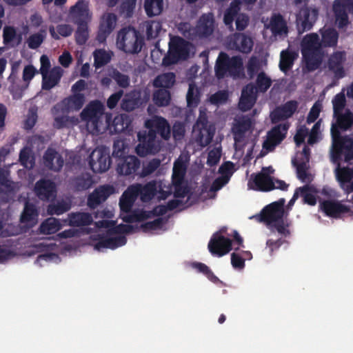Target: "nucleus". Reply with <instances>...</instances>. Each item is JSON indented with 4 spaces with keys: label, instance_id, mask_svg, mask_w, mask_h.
<instances>
[{
    "label": "nucleus",
    "instance_id": "obj_1",
    "mask_svg": "<svg viewBox=\"0 0 353 353\" xmlns=\"http://www.w3.org/2000/svg\"><path fill=\"white\" fill-rule=\"evenodd\" d=\"M322 46L317 33H310L302 39L301 51L307 71L312 72L318 69L323 56Z\"/></svg>",
    "mask_w": 353,
    "mask_h": 353
},
{
    "label": "nucleus",
    "instance_id": "obj_2",
    "mask_svg": "<svg viewBox=\"0 0 353 353\" xmlns=\"http://www.w3.org/2000/svg\"><path fill=\"white\" fill-rule=\"evenodd\" d=\"M214 70L219 79L225 76L239 77L243 72V60L239 56L230 57L226 52H221L216 59Z\"/></svg>",
    "mask_w": 353,
    "mask_h": 353
},
{
    "label": "nucleus",
    "instance_id": "obj_3",
    "mask_svg": "<svg viewBox=\"0 0 353 353\" xmlns=\"http://www.w3.org/2000/svg\"><path fill=\"white\" fill-rule=\"evenodd\" d=\"M123 143L114 141L112 156L116 160V171L120 176H129L134 174L140 167L139 159L133 155L124 156Z\"/></svg>",
    "mask_w": 353,
    "mask_h": 353
},
{
    "label": "nucleus",
    "instance_id": "obj_4",
    "mask_svg": "<svg viewBox=\"0 0 353 353\" xmlns=\"http://www.w3.org/2000/svg\"><path fill=\"white\" fill-rule=\"evenodd\" d=\"M143 44V37L134 28H123L117 34V45L125 53L137 54L141 50Z\"/></svg>",
    "mask_w": 353,
    "mask_h": 353
},
{
    "label": "nucleus",
    "instance_id": "obj_5",
    "mask_svg": "<svg viewBox=\"0 0 353 353\" xmlns=\"http://www.w3.org/2000/svg\"><path fill=\"white\" fill-rule=\"evenodd\" d=\"M214 19L212 13L203 14L199 19L195 28H191L189 23L181 24L179 30L183 31L184 37L193 39L194 37L205 38L210 36L214 29Z\"/></svg>",
    "mask_w": 353,
    "mask_h": 353
},
{
    "label": "nucleus",
    "instance_id": "obj_6",
    "mask_svg": "<svg viewBox=\"0 0 353 353\" xmlns=\"http://www.w3.org/2000/svg\"><path fill=\"white\" fill-rule=\"evenodd\" d=\"M104 110L103 103L95 100L90 102L81 112V118L86 122L91 133L98 134L101 132Z\"/></svg>",
    "mask_w": 353,
    "mask_h": 353
},
{
    "label": "nucleus",
    "instance_id": "obj_7",
    "mask_svg": "<svg viewBox=\"0 0 353 353\" xmlns=\"http://www.w3.org/2000/svg\"><path fill=\"white\" fill-rule=\"evenodd\" d=\"M139 144L136 147L137 154L141 157L148 154H156L161 148V141L157 139L154 132L139 131L137 134Z\"/></svg>",
    "mask_w": 353,
    "mask_h": 353
},
{
    "label": "nucleus",
    "instance_id": "obj_8",
    "mask_svg": "<svg viewBox=\"0 0 353 353\" xmlns=\"http://www.w3.org/2000/svg\"><path fill=\"white\" fill-rule=\"evenodd\" d=\"M194 130L196 132V141L201 147L209 145L215 133V127L209 123L206 112L200 110L199 117L194 125Z\"/></svg>",
    "mask_w": 353,
    "mask_h": 353
},
{
    "label": "nucleus",
    "instance_id": "obj_9",
    "mask_svg": "<svg viewBox=\"0 0 353 353\" xmlns=\"http://www.w3.org/2000/svg\"><path fill=\"white\" fill-rule=\"evenodd\" d=\"M241 1L234 0L229 8L225 10L223 16V21L228 26H232L236 18V28L239 31L244 30L249 24V17L245 13H239L241 10Z\"/></svg>",
    "mask_w": 353,
    "mask_h": 353
},
{
    "label": "nucleus",
    "instance_id": "obj_10",
    "mask_svg": "<svg viewBox=\"0 0 353 353\" xmlns=\"http://www.w3.org/2000/svg\"><path fill=\"white\" fill-rule=\"evenodd\" d=\"M88 159L89 165L95 173L104 172L110 167V151L105 146L96 148L89 155Z\"/></svg>",
    "mask_w": 353,
    "mask_h": 353
},
{
    "label": "nucleus",
    "instance_id": "obj_11",
    "mask_svg": "<svg viewBox=\"0 0 353 353\" xmlns=\"http://www.w3.org/2000/svg\"><path fill=\"white\" fill-rule=\"evenodd\" d=\"M92 19V13L86 0H78L68 10V19L73 24L90 23Z\"/></svg>",
    "mask_w": 353,
    "mask_h": 353
},
{
    "label": "nucleus",
    "instance_id": "obj_12",
    "mask_svg": "<svg viewBox=\"0 0 353 353\" xmlns=\"http://www.w3.org/2000/svg\"><path fill=\"white\" fill-rule=\"evenodd\" d=\"M318 16L317 9H311L307 6L301 8L296 14V28L299 34L310 30L316 23Z\"/></svg>",
    "mask_w": 353,
    "mask_h": 353
},
{
    "label": "nucleus",
    "instance_id": "obj_13",
    "mask_svg": "<svg viewBox=\"0 0 353 353\" xmlns=\"http://www.w3.org/2000/svg\"><path fill=\"white\" fill-rule=\"evenodd\" d=\"M332 10L337 27L345 28L350 23L348 13L353 14V0H334Z\"/></svg>",
    "mask_w": 353,
    "mask_h": 353
},
{
    "label": "nucleus",
    "instance_id": "obj_14",
    "mask_svg": "<svg viewBox=\"0 0 353 353\" xmlns=\"http://www.w3.org/2000/svg\"><path fill=\"white\" fill-rule=\"evenodd\" d=\"M285 202V199L281 198L265 206L261 212V221L269 226L283 218Z\"/></svg>",
    "mask_w": 353,
    "mask_h": 353
},
{
    "label": "nucleus",
    "instance_id": "obj_15",
    "mask_svg": "<svg viewBox=\"0 0 353 353\" xmlns=\"http://www.w3.org/2000/svg\"><path fill=\"white\" fill-rule=\"evenodd\" d=\"M117 17L112 12H105L101 17L98 31L96 37L99 43H104L107 38L115 28Z\"/></svg>",
    "mask_w": 353,
    "mask_h": 353
},
{
    "label": "nucleus",
    "instance_id": "obj_16",
    "mask_svg": "<svg viewBox=\"0 0 353 353\" xmlns=\"http://www.w3.org/2000/svg\"><path fill=\"white\" fill-rule=\"evenodd\" d=\"M145 126L149 132H154L156 137L159 134L164 140H168L170 137V125L168 121L162 117L155 116L146 120Z\"/></svg>",
    "mask_w": 353,
    "mask_h": 353
},
{
    "label": "nucleus",
    "instance_id": "obj_17",
    "mask_svg": "<svg viewBox=\"0 0 353 353\" xmlns=\"http://www.w3.org/2000/svg\"><path fill=\"white\" fill-rule=\"evenodd\" d=\"M248 185L250 188L260 192H270L275 189L273 177L270 176V173L264 172H261L254 176L252 175Z\"/></svg>",
    "mask_w": 353,
    "mask_h": 353
},
{
    "label": "nucleus",
    "instance_id": "obj_18",
    "mask_svg": "<svg viewBox=\"0 0 353 353\" xmlns=\"http://www.w3.org/2000/svg\"><path fill=\"white\" fill-rule=\"evenodd\" d=\"M208 249L212 254L222 256L232 250V241L223 235L216 233L209 241Z\"/></svg>",
    "mask_w": 353,
    "mask_h": 353
},
{
    "label": "nucleus",
    "instance_id": "obj_19",
    "mask_svg": "<svg viewBox=\"0 0 353 353\" xmlns=\"http://www.w3.org/2000/svg\"><path fill=\"white\" fill-rule=\"evenodd\" d=\"M34 192L41 200L54 199L57 196L56 184L50 179H41L35 183Z\"/></svg>",
    "mask_w": 353,
    "mask_h": 353
},
{
    "label": "nucleus",
    "instance_id": "obj_20",
    "mask_svg": "<svg viewBox=\"0 0 353 353\" xmlns=\"http://www.w3.org/2000/svg\"><path fill=\"white\" fill-rule=\"evenodd\" d=\"M299 103L296 100H290L276 108L271 113V119L273 123L288 119L297 110Z\"/></svg>",
    "mask_w": 353,
    "mask_h": 353
},
{
    "label": "nucleus",
    "instance_id": "obj_21",
    "mask_svg": "<svg viewBox=\"0 0 353 353\" xmlns=\"http://www.w3.org/2000/svg\"><path fill=\"white\" fill-rule=\"evenodd\" d=\"M114 192L113 186L110 185H101L88 196V205L94 209L104 202Z\"/></svg>",
    "mask_w": 353,
    "mask_h": 353
},
{
    "label": "nucleus",
    "instance_id": "obj_22",
    "mask_svg": "<svg viewBox=\"0 0 353 353\" xmlns=\"http://www.w3.org/2000/svg\"><path fill=\"white\" fill-rule=\"evenodd\" d=\"M230 45L232 49L240 52L250 53L253 48L252 39L244 33L236 32L230 38Z\"/></svg>",
    "mask_w": 353,
    "mask_h": 353
},
{
    "label": "nucleus",
    "instance_id": "obj_23",
    "mask_svg": "<svg viewBox=\"0 0 353 353\" xmlns=\"http://www.w3.org/2000/svg\"><path fill=\"white\" fill-rule=\"evenodd\" d=\"M141 95V91L137 89L127 92L121 100V109L130 112L140 108L143 103Z\"/></svg>",
    "mask_w": 353,
    "mask_h": 353
},
{
    "label": "nucleus",
    "instance_id": "obj_24",
    "mask_svg": "<svg viewBox=\"0 0 353 353\" xmlns=\"http://www.w3.org/2000/svg\"><path fill=\"white\" fill-rule=\"evenodd\" d=\"M170 57L174 61L185 60L188 57L189 51L185 41L176 37L173 39L169 46Z\"/></svg>",
    "mask_w": 353,
    "mask_h": 353
},
{
    "label": "nucleus",
    "instance_id": "obj_25",
    "mask_svg": "<svg viewBox=\"0 0 353 353\" xmlns=\"http://www.w3.org/2000/svg\"><path fill=\"white\" fill-rule=\"evenodd\" d=\"M320 208L325 214L330 217L338 218L342 214L350 212V208L339 201L324 200L320 203Z\"/></svg>",
    "mask_w": 353,
    "mask_h": 353
},
{
    "label": "nucleus",
    "instance_id": "obj_26",
    "mask_svg": "<svg viewBox=\"0 0 353 353\" xmlns=\"http://www.w3.org/2000/svg\"><path fill=\"white\" fill-rule=\"evenodd\" d=\"M110 235L107 234V235L99 236L98 241L94 245V248L99 251L103 248L114 250L124 245L127 242L125 236L112 237Z\"/></svg>",
    "mask_w": 353,
    "mask_h": 353
},
{
    "label": "nucleus",
    "instance_id": "obj_27",
    "mask_svg": "<svg viewBox=\"0 0 353 353\" xmlns=\"http://www.w3.org/2000/svg\"><path fill=\"white\" fill-rule=\"evenodd\" d=\"M344 153L345 161L349 162L353 159V141L350 138L339 148L331 150V159L334 163L340 161L342 154Z\"/></svg>",
    "mask_w": 353,
    "mask_h": 353
},
{
    "label": "nucleus",
    "instance_id": "obj_28",
    "mask_svg": "<svg viewBox=\"0 0 353 353\" xmlns=\"http://www.w3.org/2000/svg\"><path fill=\"white\" fill-rule=\"evenodd\" d=\"M345 60V53L340 51L333 53L328 59V68L334 72L336 78L341 79L345 76L343 66Z\"/></svg>",
    "mask_w": 353,
    "mask_h": 353
},
{
    "label": "nucleus",
    "instance_id": "obj_29",
    "mask_svg": "<svg viewBox=\"0 0 353 353\" xmlns=\"http://www.w3.org/2000/svg\"><path fill=\"white\" fill-rule=\"evenodd\" d=\"M43 161L50 170L59 172L63 166V159L58 152L52 148H48L43 155Z\"/></svg>",
    "mask_w": 353,
    "mask_h": 353
},
{
    "label": "nucleus",
    "instance_id": "obj_30",
    "mask_svg": "<svg viewBox=\"0 0 353 353\" xmlns=\"http://www.w3.org/2000/svg\"><path fill=\"white\" fill-rule=\"evenodd\" d=\"M93 183L92 177L88 172H82L70 179V188L75 192H81L89 189Z\"/></svg>",
    "mask_w": 353,
    "mask_h": 353
},
{
    "label": "nucleus",
    "instance_id": "obj_31",
    "mask_svg": "<svg viewBox=\"0 0 353 353\" xmlns=\"http://www.w3.org/2000/svg\"><path fill=\"white\" fill-rule=\"evenodd\" d=\"M62 77V70L59 67L53 68L49 72L42 75V89L49 90L59 83Z\"/></svg>",
    "mask_w": 353,
    "mask_h": 353
},
{
    "label": "nucleus",
    "instance_id": "obj_32",
    "mask_svg": "<svg viewBox=\"0 0 353 353\" xmlns=\"http://www.w3.org/2000/svg\"><path fill=\"white\" fill-rule=\"evenodd\" d=\"M252 121L250 118H243L238 121L232 127L234 140L236 143L242 142L245 137V133L251 128Z\"/></svg>",
    "mask_w": 353,
    "mask_h": 353
},
{
    "label": "nucleus",
    "instance_id": "obj_33",
    "mask_svg": "<svg viewBox=\"0 0 353 353\" xmlns=\"http://www.w3.org/2000/svg\"><path fill=\"white\" fill-rule=\"evenodd\" d=\"M269 28L274 35L287 34L288 28L283 17L278 13L273 14L270 18Z\"/></svg>",
    "mask_w": 353,
    "mask_h": 353
},
{
    "label": "nucleus",
    "instance_id": "obj_34",
    "mask_svg": "<svg viewBox=\"0 0 353 353\" xmlns=\"http://www.w3.org/2000/svg\"><path fill=\"white\" fill-rule=\"evenodd\" d=\"M319 32L321 35L320 42L323 48H334L336 46L339 33L334 28L323 27Z\"/></svg>",
    "mask_w": 353,
    "mask_h": 353
},
{
    "label": "nucleus",
    "instance_id": "obj_35",
    "mask_svg": "<svg viewBox=\"0 0 353 353\" xmlns=\"http://www.w3.org/2000/svg\"><path fill=\"white\" fill-rule=\"evenodd\" d=\"M138 195L139 191L136 188H131L125 191L119 201L121 210L126 213L130 212Z\"/></svg>",
    "mask_w": 353,
    "mask_h": 353
},
{
    "label": "nucleus",
    "instance_id": "obj_36",
    "mask_svg": "<svg viewBox=\"0 0 353 353\" xmlns=\"http://www.w3.org/2000/svg\"><path fill=\"white\" fill-rule=\"evenodd\" d=\"M21 34L17 33L13 26H5L3 31V42L5 46L14 48L19 46L21 42Z\"/></svg>",
    "mask_w": 353,
    "mask_h": 353
},
{
    "label": "nucleus",
    "instance_id": "obj_37",
    "mask_svg": "<svg viewBox=\"0 0 353 353\" xmlns=\"http://www.w3.org/2000/svg\"><path fill=\"white\" fill-rule=\"evenodd\" d=\"M68 221L70 226L80 227L90 225L93 219L88 212H72L68 214Z\"/></svg>",
    "mask_w": 353,
    "mask_h": 353
},
{
    "label": "nucleus",
    "instance_id": "obj_38",
    "mask_svg": "<svg viewBox=\"0 0 353 353\" xmlns=\"http://www.w3.org/2000/svg\"><path fill=\"white\" fill-rule=\"evenodd\" d=\"M38 210L34 204L26 201L21 213L20 221L23 223H29L32 225L37 222Z\"/></svg>",
    "mask_w": 353,
    "mask_h": 353
},
{
    "label": "nucleus",
    "instance_id": "obj_39",
    "mask_svg": "<svg viewBox=\"0 0 353 353\" xmlns=\"http://www.w3.org/2000/svg\"><path fill=\"white\" fill-rule=\"evenodd\" d=\"M85 95L82 93H74L65 98L63 104L68 110H79L85 103Z\"/></svg>",
    "mask_w": 353,
    "mask_h": 353
},
{
    "label": "nucleus",
    "instance_id": "obj_40",
    "mask_svg": "<svg viewBox=\"0 0 353 353\" xmlns=\"http://www.w3.org/2000/svg\"><path fill=\"white\" fill-rule=\"evenodd\" d=\"M297 57L298 54L294 51L289 50L281 51L279 61L280 70L284 73L291 70Z\"/></svg>",
    "mask_w": 353,
    "mask_h": 353
},
{
    "label": "nucleus",
    "instance_id": "obj_41",
    "mask_svg": "<svg viewBox=\"0 0 353 353\" xmlns=\"http://www.w3.org/2000/svg\"><path fill=\"white\" fill-rule=\"evenodd\" d=\"M14 192V183L8 179L4 171L0 168V198L8 200Z\"/></svg>",
    "mask_w": 353,
    "mask_h": 353
},
{
    "label": "nucleus",
    "instance_id": "obj_42",
    "mask_svg": "<svg viewBox=\"0 0 353 353\" xmlns=\"http://www.w3.org/2000/svg\"><path fill=\"white\" fill-rule=\"evenodd\" d=\"M191 267L195 269L197 272L203 274L207 277V279L214 284H221L225 285V284L221 281L212 271V270L205 263L201 262H192Z\"/></svg>",
    "mask_w": 353,
    "mask_h": 353
},
{
    "label": "nucleus",
    "instance_id": "obj_43",
    "mask_svg": "<svg viewBox=\"0 0 353 353\" xmlns=\"http://www.w3.org/2000/svg\"><path fill=\"white\" fill-rule=\"evenodd\" d=\"M176 81V76L173 72H166L158 75L154 80L153 85L162 89L171 88Z\"/></svg>",
    "mask_w": 353,
    "mask_h": 353
},
{
    "label": "nucleus",
    "instance_id": "obj_44",
    "mask_svg": "<svg viewBox=\"0 0 353 353\" xmlns=\"http://www.w3.org/2000/svg\"><path fill=\"white\" fill-rule=\"evenodd\" d=\"M336 176L338 181L340 183L341 187L346 192V188H348L350 184L352 183L353 178V169L349 167H343L341 168H337L336 172Z\"/></svg>",
    "mask_w": 353,
    "mask_h": 353
},
{
    "label": "nucleus",
    "instance_id": "obj_45",
    "mask_svg": "<svg viewBox=\"0 0 353 353\" xmlns=\"http://www.w3.org/2000/svg\"><path fill=\"white\" fill-rule=\"evenodd\" d=\"M187 105L190 108H195L201 101V92L194 83L189 84L186 94Z\"/></svg>",
    "mask_w": 353,
    "mask_h": 353
},
{
    "label": "nucleus",
    "instance_id": "obj_46",
    "mask_svg": "<svg viewBox=\"0 0 353 353\" xmlns=\"http://www.w3.org/2000/svg\"><path fill=\"white\" fill-rule=\"evenodd\" d=\"M336 123L343 130H348L353 125V113L346 109L345 112H341L338 114H333Z\"/></svg>",
    "mask_w": 353,
    "mask_h": 353
},
{
    "label": "nucleus",
    "instance_id": "obj_47",
    "mask_svg": "<svg viewBox=\"0 0 353 353\" xmlns=\"http://www.w3.org/2000/svg\"><path fill=\"white\" fill-rule=\"evenodd\" d=\"M61 227L62 225L59 219L50 217L41 223L39 230L41 234H52L60 230Z\"/></svg>",
    "mask_w": 353,
    "mask_h": 353
},
{
    "label": "nucleus",
    "instance_id": "obj_48",
    "mask_svg": "<svg viewBox=\"0 0 353 353\" xmlns=\"http://www.w3.org/2000/svg\"><path fill=\"white\" fill-rule=\"evenodd\" d=\"M136 188L139 191V194L141 196V199L143 201H148L152 199L157 193V186L155 182H149L145 185L141 186L138 185L136 187H132Z\"/></svg>",
    "mask_w": 353,
    "mask_h": 353
},
{
    "label": "nucleus",
    "instance_id": "obj_49",
    "mask_svg": "<svg viewBox=\"0 0 353 353\" xmlns=\"http://www.w3.org/2000/svg\"><path fill=\"white\" fill-rule=\"evenodd\" d=\"M152 100L159 107H165L170 104L171 94L168 90L159 88L155 90L152 95Z\"/></svg>",
    "mask_w": 353,
    "mask_h": 353
},
{
    "label": "nucleus",
    "instance_id": "obj_50",
    "mask_svg": "<svg viewBox=\"0 0 353 353\" xmlns=\"http://www.w3.org/2000/svg\"><path fill=\"white\" fill-rule=\"evenodd\" d=\"M144 8L150 17L160 14L163 9V0H145Z\"/></svg>",
    "mask_w": 353,
    "mask_h": 353
},
{
    "label": "nucleus",
    "instance_id": "obj_51",
    "mask_svg": "<svg viewBox=\"0 0 353 353\" xmlns=\"http://www.w3.org/2000/svg\"><path fill=\"white\" fill-rule=\"evenodd\" d=\"M288 130V125L287 124H279L273 127L268 132V137L272 139L277 144L285 138L287 132Z\"/></svg>",
    "mask_w": 353,
    "mask_h": 353
},
{
    "label": "nucleus",
    "instance_id": "obj_52",
    "mask_svg": "<svg viewBox=\"0 0 353 353\" xmlns=\"http://www.w3.org/2000/svg\"><path fill=\"white\" fill-rule=\"evenodd\" d=\"M56 30L58 34L56 33L55 28L53 26L49 27V32L51 37L56 40L60 39L59 35L63 37H67L70 36L73 32L72 27L69 24H59L57 26Z\"/></svg>",
    "mask_w": 353,
    "mask_h": 353
},
{
    "label": "nucleus",
    "instance_id": "obj_53",
    "mask_svg": "<svg viewBox=\"0 0 353 353\" xmlns=\"http://www.w3.org/2000/svg\"><path fill=\"white\" fill-rule=\"evenodd\" d=\"M77 28L74 33L76 43L84 45L89 38V23L75 24Z\"/></svg>",
    "mask_w": 353,
    "mask_h": 353
},
{
    "label": "nucleus",
    "instance_id": "obj_54",
    "mask_svg": "<svg viewBox=\"0 0 353 353\" xmlns=\"http://www.w3.org/2000/svg\"><path fill=\"white\" fill-rule=\"evenodd\" d=\"M112 124L115 132L121 133L128 130L131 124V120L128 115L121 114L114 117Z\"/></svg>",
    "mask_w": 353,
    "mask_h": 353
},
{
    "label": "nucleus",
    "instance_id": "obj_55",
    "mask_svg": "<svg viewBox=\"0 0 353 353\" xmlns=\"http://www.w3.org/2000/svg\"><path fill=\"white\" fill-rule=\"evenodd\" d=\"M290 226V222L288 219L282 218L278 221L274 222L272 225L268 227L273 232L274 230L281 236L284 237L289 236L290 235V231L289 227Z\"/></svg>",
    "mask_w": 353,
    "mask_h": 353
},
{
    "label": "nucleus",
    "instance_id": "obj_56",
    "mask_svg": "<svg viewBox=\"0 0 353 353\" xmlns=\"http://www.w3.org/2000/svg\"><path fill=\"white\" fill-rule=\"evenodd\" d=\"M110 77L121 88L125 89L130 86V77L128 74H123L116 69L112 70V73L110 74Z\"/></svg>",
    "mask_w": 353,
    "mask_h": 353
},
{
    "label": "nucleus",
    "instance_id": "obj_57",
    "mask_svg": "<svg viewBox=\"0 0 353 353\" xmlns=\"http://www.w3.org/2000/svg\"><path fill=\"white\" fill-rule=\"evenodd\" d=\"M332 103L333 106V114H338L339 112H343L347 104V101L343 90L336 94L333 97Z\"/></svg>",
    "mask_w": 353,
    "mask_h": 353
},
{
    "label": "nucleus",
    "instance_id": "obj_58",
    "mask_svg": "<svg viewBox=\"0 0 353 353\" xmlns=\"http://www.w3.org/2000/svg\"><path fill=\"white\" fill-rule=\"evenodd\" d=\"M272 80L264 72L258 74L255 82V87L259 92H265L272 85Z\"/></svg>",
    "mask_w": 353,
    "mask_h": 353
},
{
    "label": "nucleus",
    "instance_id": "obj_59",
    "mask_svg": "<svg viewBox=\"0 0 353 353\" xmlns=\"http://www.w3.org/2000/svg\"><path fill=\"white\" fill-rule=\"evenodd\" d=\"M341 128L339 127L337 123L333 124L331 128V135L332 138V149H334L336 148H339L341 144L344 143L345 141H347L350 137L348 136H341L340 130Z\"/></svg>",
    "mask_w": 353,
    "mask_h": 353
},
{
    "label": "nucleus",
    "instance_id": "obj_60",
    "mask_svg": "<svg viewBox=\"0 0 353 353\" xmlns=\"http://www.w3.org/2000/svg\"><path fill=\"white\" fill-rule=\"evenodd\" d=\"M299 194L303 197V203L310 205H315L316 203V196L311 193V188L307 185L297 188Z\"/></svg>",
    "mask_w": 353,
    "mask_h": 353
},
{
    "label": "nucleus",
    "instance_id": "obj_61",
    "mask_svg": "<svg viewBox=\"0 0 353 353\" xmlns=\"http://www.w3.org/2000/svg\"><path fill=\"white\" fill-rule=\"evenodd\" d=\"M110 57L104 50H96L94 52V66L101 68L109 63Z\"/></svg>",
    "mask_w": 353,
    "mask_h": 353
},
{
    "label": "nucleus",
    "instance_id": "obj_62",
    "mask_svg": "<svg viewBox=\"0 0 353 353\" xmlns=\"http://www.w3.org/2000/svg\"><path fill=\"white\" fill-rule=\"evenodd\" d=\"M185 170V168L181 163H179L178 165L176 162L174 163L172 174V183L174 185L183 183Z\"/></svg>",
    "mask_w": 353,
    "mask_h": 353
},
{
    "label": "nucleus",
    "instance_id": "obj_63",
    "mask_svg": "<svg viewBox=\"0 0 353 353\" xmlns=\"http://www.w3.org/2000/svg\"><path fill=\"white\" fill-rule=\"evenodd\" d=\"M256 98L255 97L248 96L245 94H241L239 102V109L243 112L250 110L256 103Z\"/></svg>",
    "mask_w": 353,
    "mask_h": 353
},
{
    "label": "nucleus",
    "instance_id": "obj_64",
    "mask_svg": "<svg viewBox=\"0 0 353 353\" xmlns=\"http://www.w3.org/2000/svg\"><path fill=\"white\" fill-rule=\"evenodd\" d=\"M19 161L22 165L28 169H32L34 165V159L30 156V152L26 148L21 150Z\"/></svg>",
    "mask_w": 353,
    "mask_h": 353
}]
</instances>
